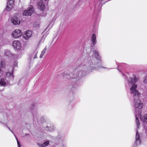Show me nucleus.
<instances>
[{
    "label": "nucleus",
    "mask_w": 147,
    "mask_h": 147,
    "mask_svg": "<svg viewBox=\"0 0 147 147\" xmlns=\"http://www.w3.org/2000/svg\"><path fill=\"white\" fill-rule=\"evenodd\" d=\"M93 47V46H91L89 56L86 57L81 65L78 67L76 74H75V71L71 73L67 71L64 73V78L70 79L69 83L71 86V89L72 92L76 90V86L78 85V81L76 79L78 77H82L85 76L87 73L92 72L98 68L111 69L102 67L100 64L102 62L101 56L98 51L92 49Z\"/></svg>",
    "instance_id": "obj_1"
},
{
    "label": "nucleus",
    "mask_w": 147,
    "mask_h": 147,
    "mask_svg": "<svg viewBox=\"0 0 147 147\" xmlns=\"http://www.w3.org/2000/svg\"><path fill=\"white\" fill-rule=\"evenodd\" d=\"M138 77L134 75L132 77H130L127 80L129 87L130 93L134 99L133 105L135 110L136 122L137 126L136 136V144L137 145H139L141 143L140 135L138 134V128H139L140 125V121L138 118L140 117L142 120L141 111L140 109L142 107L143 104L139 99L140 94L136 89L137 84L135 83L138 80Z\"/></svg>",
    "instance_id": "obj_2"
},
{
    "label": "nucleus",
    "mask_w": 147,
    "mask_h": 147,
    "mask_svg": "<svg viewBox=\"0 0 147 147\" xmlns=\"http://www.w3.org/2000/svg\"><path fill=\"white\" fill-rule=\"evenodd\" d=\"M34 10L32 6L30 5L27 10H24L23 12V15L24 16H31L34 12Z\"/></svg>",
    "instance_id": "obj_3"
},
{
    "label": "nucleus",
    "mask_w": 147,
    "mask_h": 147,
    "mask_svg": "<svg viewBox=\"0 0 147 147\" xmlns=\"http://www.w3.org/2000/svg\"><path fill=\"white\" fill-rule=\"evenodd\" d=\"M22 34L21 30L19 29H16L13 31L11 34L12 36L15 38H17L20 37Z\"/></svg>",
    "instance_id": "obj_4"
},
{
    "label": "nucleus",
    "mask_w": 147,
    "mask_h": 147,
    "mask_svg": "<svg viewBox=\"0 0 147 147\" xmlns=\"http://www.w3.org/2000/svg\"><path fill=\"white\" fill-rule=\"evenodd\" d=\"M36 6L40 10L44 11L45 9V6L44 3L42 0H38L36 2Z\"/></svg>",
    "instance_id": "obj_5"
},
{
    "label": "nucleus",
    "mask_w": 147,
    "mask_h": 147,
    "mask_svg": "<svg viewBox=\"0 0 147 147\" xmlns=\"http://www.w3.org/2000/svg\"><path fill=\"white\" fill-rule=\"evenodd\" d=\"M12 45L16 50L19 51L21 48V45L18 40H15L13 42Z\"/></svg>",
    "instance_id": "obj_6"
},
{
    "label": "nucleus",
    "mask_w": 147,
    "mask_h": 147,
    "mask_svg": "<svg viewBox=\"0 0 147 147\" xmlns=\"http://www.w3.org/2000/svg\"><path fill=\"white\" fill-rule=\"evenodd\" d=\"M35 106V105H32V114L34 120L37 121L38 119L39 115L36 109L33 108Z\"/></svg>",
    "instance_id": "obj_7"
},
{
    "label": "nucleus",
    "mask_w": 147,
    "mask_h": 147,
    "mask_svg": "<svg viewBox=\"0 0 147 147\" xmlns=\"http://www.w3.org/2000/svg\"><path fill=\"white\" fill-rule=\"evenodd\" d=\"M12 23L14 25H18L20 23V20L16 16H13L11 18Z\"/></svg>",
    "instance_id": "obj_8"
},
{
    "label": "nucleus",
    "mask_w": 147,
    "mask_h": 147,
    "mask_svg": "<svg viewBox=\"0 0 147 147\" xmlns=\"http://www.w3.org/2000/svg\"><path fill=\"white\" fill-rule=\"evenodd\" d=\"M32 35V32L30 30L26 31L23 35V37L26 40H27L30 38Z\"/></svg>",
    "instance_id": "obj_9"
},
{
    "label": "nucleus",
    "mask_w": 147,
    "mask_h": 147,
    "mask_svg": "<svg viewBox=\"0 0 147 147\" xmlns=\"http://www.w3.org/2000/svg\"><path fill=\"white\" fill-rule=\"evenodd\" d=\"M14 3V1L13 0H9L7 3V5L5 9L7 11H9L13 7Z\"/></svg>",
    "instance_id": "obj_10"
},
{
    "label": "nucleus",
    "mask_w": 147,
    "mask_h": 147,
    "mask_svg": "<svg viewBox=\"0 0 147 147\" xmlns=\"http://www.w3.org/2000/svg\"><path fill=\"white\" fill-rule=\"evenodd\" d=\"M101 10V6L100 4H96L94 7V16H98V12H99Z\"/></svg>",
    "instance_id": "obj_11"
},
{
    "label": "nucleus",
    "mask_w": 147,
    "mask_h": 147,
    "mask_svg": "<svg viewBox=\"0 0 147 147\" xmlns=\"http://www.w3.org/2000/svg\"><path fill=\"white\" fill-rule=\"evenodd\" d=\"M13 68L12 69L11 71L7 73L6 74V77L9 79L10 80H12L14 76L13 75Z\"/></svg>",
    "instance_id": "obj_12"
},
{
    "label": "nucleus",
    "mask_w": 147,
    "mask_h": 147,
    "mask_svg": "<svg viewBox=\"0 0 147 147\" xmlns=\"http://www.w3.org/2000/svg\"><path fill=\"white\" fill-rule=\"evenodd\" d=\"M49 141L48 140L45 141L43 144L38 143L37 144L39 146V147H45L49 144Z\"/></svg>",
    "instance_id": "obj_13"
},
{
    "label": "nucleus",
    "mask_w": 147,
    "mask_h": 147,
    "mask_svg": "<svg viewBox=\"0 0 147 147\" xmlns=\"http://www.w3.org/2000/svg\"><path fill=\"white\" fill-rule=\"evenodd\" d=\"M91 40L92 42V44L93 45L96 44V37L95 34H92L91 37Z\"/></svg>",
    "instance_id": "obj_14"
},
{
    "label": "nucleus",
    "mask_w": 147,
    "mask_h": 147,
    "mask_svg": "<svg viewBox=\"0 0 147 147\" xmlns=\"http://www.w3.org/2000/svg\"><path fill=\"white\" fill-rule=\"evenodd\" d=\"M55 128L54 126H52L49 127L47 126L45 128L46 130L50 131H52L55 130Z\"/></svg>",
    "instance_id": "obj_15"
},
{
    "label": "nucleus",
    "mask_w": 147,
    "mask_h": 147,
    "mask_svg": "<svg viewBox=\"0 0 147 147\" xmlns=\"http://www.w3.org/2000/svg\"><path fill=\"white\" fill-rule=\"evenodd\" d=\"M4 54L5 55L9 57L13 55V54L10 53V51L9 50H6L5 51Z\"/></svg>",
    "instance_id": "obj_16"
},
{
    "label": "nucleus",
    "mask_w": 147,
    "mask_h": 147,
    "mask_svg": "<svg viewBox=\"0 0 147 147\" xmlns=\"http://www.w3.org/2000/svg\"><path fill=\"white\" fill-rule=\"evenodd\" d=\"M6 84V82L5 81L4 79L3 78L0 79V85L2 86H5Z\"/></svg>",
    "instance_id": "obj_17"
},
{
    "label": "nucleus",
    "mask_w": 147,
    "mask_h": 147,
    "mask_svg": "<svg viewBox=\"0 0 147 147\" xmlns=\"http://www.w3.org/2000/svg\"><path fill=\"white\" fill-rule=\"evenodd\" d=\"M46 50V48H45L43 50L41 51V53L40 55V58H42L43 57V56L44 55L45 51Z\"/></svg>",
    "instance_id": "obj_18"
},
{
    "label": "nucleus",
    "mask_w": 147,
    "mask_h": 147,
    "mask_svg": "<svg viewBox=\"0 0 147 147\" xmlns=\"http://www.w3.org/2000/svg\"><path fill=\"white\" fill-rule=\"evenodd\" d=\"M56 147H66L65 144H63V143H59L57 145H56Z\"/></svg>",
    "instance_id": "obj_19"
},
{
    "label": "nucleus",
    "mask_w": 147,
    "mask_h": 147,
    "mask_svg": "<svg viewBox=\"0 0 147 147\" xmlns=\"http://www.w3.org/2000/svg\"><path fill=\"white\" fill-rule=\"evenodd\" d=\"M33 26L34 27L38 28L40 27L39 23L37 22H35L33 24Z\"/></svg>",
    "instance_id": "obj_20"
},
{
    "label": "nucleus",
    "mask_w": 147,
    "mask_h": 147,
    "mask_svg": "<svg viewBox=\"0 0 147 147\" xmlns=\"http://www.w3.org/2000/svg\"><path fill=\"white\" fill-rule=\"evenodd\" d=\"M1 68H3L5 67V62L3 61H2L1 62Z\"/></svg>",
    "instance_id": "obj_21"
},
{
    "label": "nucleus",
    "mask_w": 147,
    "mask_h": 147,
    "mask_svg": "<svg viewBox=\"0 0 147 147\" xmlns=\"http://www.w3.org/2000/svg\"><path fill=\"white\" fill-rule=\"evenodd\" d=\"M38 53V51L37 50H36L33 53V55H34V56L33 57V58L36 59L37 57V54Z\"/></svg>",
    "instance_id": "obj_22"
},
{
    "label": "nucleus",
    "mask_w": 147,
    "mask_h": 147,
    "mask_svg": "<svg viewBox=\"0 0 147 147\" xmlns=\"http://www.w3.org/2000/svg\"><path fill=\"white\" fill-rule=\"evenodd\" d=\"M45 37L44 36H43L42 37V38H41L40 40L39 43H40L43 42L45 39Z\"/></svg>",
    "instance_id": "obj_23"
},
{
    "label": "nucleus",
    "mask_w": 147,
    "mask_h": 147,
    "mask_svg": "<svg viewBox=\"0 0 147 147\" xmlns=\"http://www.w3.org/2000/svg\"><path fill=\"white\" fill-rule=\"evenodd\" d=\"M144 120L147 122V114L145 115L144 116Z\"/></svg>",
    "instance_id": "obj_24"
},
{
    "label": "nucleus",
    "mask_w": 147,
    "mask_h": 147,
    "mask_svg": "<svg viewBox=\"0 0 147 147\" xmlns=\"http://www.w3.org/2000/svg\"><path fill=\"white\" fill-rule=\"evenodd\" d=\"M143 82L144 83H147V74L146 76L144 77V79Z\"/></svg>",
    "instance_id": "obj_25"
},
{
    "label": "nucleus",
    "mask_w": 147,
    "mask_h": 147,
    "mask_svg": "<svg viewBox=\"0 0 147 147\" xmlns=\"http://www.w3.org/2000/svg\"><path fill=\"white\" fill-rule=\"evenodd\" d=\"M16 139L17 141L18 147H21V146L19 142V141L18 140L17 138L16 137Z\"/></svg>",
    "instance_id": "obj_26"
},
{
    "label": "nucleus",
    "mask_w": 147,
    "mask_h": 147,
    "mask_svg": "<svg viewBox=\"0 0 147 147\" xmlns=\"http://www.w3.org/2000/svg\"><path fill=\"white\" fill-rule=\"evenodd\" d=\"M38 1V0H31V2L32 3H34L35 2Z\"/></svg>",
    "instance_id": "obj_27"
},
{
    "label": "nucleus",
    "mask_w": 147,
    "mask_h": 147,
    "mask_svg": "<svg viewBox=\"0 0 147 147\" xmlns=\"http://www.w3.org/2000/svg\"><path fill=\"white\" fill-rule=\"evenodd\" d=\"M17 65V63H16V62L15 63V64H13V67H16Z\"/></svg>",
    "instance_id": "obj_28"
},
{
    "label": "nucleus",
    "mask_w": 147,
    "mask_h": 147,
    "mask_svg": "<svg viewBox=\"0 0 147 147\" xmlns=\"http://www.w3.org/2000/svg\"><path fill=\"white\" fill-rule=\"evenodd\" d=\"M44 116H42L41 117V119H44Z\"/></svg>",
    "instance_id": "obj_29"
},
{
    "label": "nucleus",
    "mask_w": 147,
    "mask_h": 147,
    "mask_svg": "<svg viewBox=\"0 0 147 147\" xmlns=\"http://www.w3.org/2000/svg\"><path fill=\"white\" fill-rule=\"evenodd\" d=\"M119 71H120L119 70V69L118 67H117V68H116Z\"/></svg>",
    "instance_id": "obj_30"
},
{
    "label": "nucleus",
    "mask_w": 147,
    "mask_h": 147,
    "mask_svg": "<svg viewBox=\"0 0 147 147\" xmlns=\"http://www.w3.org/2000/svg\"><path fill=\"white\" fill-rule=\"evenodd\" d=\"M10 130V131L12 133H13V131L9 128H8Z\"/></svg>",
    "instance_id": "obj_31"
},
{
    "label": "nucleus",
    "mask_w": 147,
    "mask_h": 147,
    "mask_svg": "<svg viewBox=\"0 0 147 147\" xmlns=\"http://www.w3.org/2000/svg\"><path fill=\"white\" fill-rule=\"evenodd\" d=\"M45 1H47L48 0H44Z\"/></svg>",
    "instance_id": "obj_32"
},
{
    "label": "nucleus",
    "mask_w": 147,
    "mask_h": 147,
    "mask_svg": "<svg viewBox=\"0 0 147 147\" xmlns=\"http://www.w3.org/2000/svg\"><path fill=\"white\" fill-rule=\"evenodd\" d=\"M122 75H123V76H125V75H124V74H122Z\"/></svg>",
    "instance_id": "obj_33"
}]
</instances>
